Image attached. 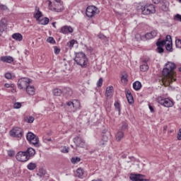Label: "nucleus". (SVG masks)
Instances as JSON below:
<instances>
[{
  "label": "nucleus",
  "mask_w": 181,
  "mask_h": 181,
  "mask_svg": "<svg viewBox=\"0 0 181 181\" xmlns=\"http://www.w3.org/2000/svg\"><path fill=\"white\" fill-rule=\"evenodd\" d=\"M157 103L160 104V105H163V107H165L166 108H170V107H173L175 105V102H173V100L169 98H165L162 96L157 98Z\"/></svg>",
  "instance_id": "obj_3"
},
{
  "label": "nucleus",
  "mask_w": 181,
  "mask_h": 181,
  "mask_svg": "<svg viewBox=\"0 0 181 181\" xmlns=\"http://www.w3.org/2000/svg\"><path fill=\"white\" fill-rule=\"evenodd\" d=\"M98 37H99V39H101L102 40H106L107 42H108V37L103 34L98 35Z\"/></svg>",
  "instance_id": "obj_42"
},
{
  "label": "nucleus",
  "mask_w": 181,
  "mask_h": 181,
  "mask_svg": "<svg viewBox=\"0 0 181 181\" xmlns=\"http://www.w3.org/2000/svg\"><path fill=\"white\" fill-rule=\"evenodd\" d=\"M97 87H101L103 86V78H100L96 83Z\"/></svg>",
  "instance_id": "obj_49"
},
{
  "label": "nucleus",
  "mask_w": 181,
  "mask_h": 181,
  "mask_svg": "<svg viewBox=\"0 0 181 181\" xmlns=\"http://www.w3.org/2000/svg\"><path fill=\"white\" fill-rule=\"evenodd\" d=\"M126 97L127 98V101L129 104H134V97L131 93H126Z\"/></svg>",
  "instance_id": "obj_31"
},
{
  "label": "nucleus",
  "mask_w": 181,
  "mask_h": 181,
  "mask_svg": "<svg viewBox=\"0 0 181 181\" xmlns=\"http://www.w3.org/2000/svg\"><path fill=\"white\" fill-rule=\"evenodd\" d=\"M8 29V24H6V20L2 19L0 21V35L3 34L5 30Z\"/></svg>",
  "instance_id": "obj_18"
},
{
  "label": "nucleus",
  "mask_w": 181,
  "mask_h": 181,
  "mask_svg": "<svg viewBox=\"0 0 181 181\" xmlns=\"http://www.w3.org/2000/svg\"><path fill=\"white\" fill-rule=\"evenodd\" d=\"M52 26H53L54 28H56V23H52Z\"/></svg>",
  "instance_id": "obj_62"
},
{
  "label": "nucleus",
  "mask_w": 181,
  "mask_h": 181,
  "mask_svg": "<svg viewBox=\"0 0 181 181\" xmlns=\"http://www.w3.org/2000/svg\"><path fill=\"white\" fill-rule=\"evenodd\" d=\"M47 43H51L52 45H54V43H56V40H54V38H53V37H49L47 39Z\"/></svg>",
  "instance_id": "obj_41"
},
{
  "label": "nucleus",
  "mask_w": 181,
  "mask_h": 181,
  "mask_svg": "<svg viewBox=\"0 0 181 181\" xmlns=\"http://www.w3.org/2000/svg\"><path fill=\"white\" fill-rule=\"evenodd\" d=\"M115 105L116 110H117L119 114H121V105L119 104V102L116 101V102L115 103V105Z\"/></svg>",
  "instance_id": "obj_37"
},
{
  "label": "nucleus",
  "mask_w": 181,
  "mask_h": 181,
  "mask_svg": "<svg viewBox=\"0 0 181 181\" xmlns=\"http://www.w3.org/2000/svg\"><path fill=\"white\" fill-rule=\"evenodd\" d=\"M152 2H153V4H159V2H160V0H152Z\"/></svg>",
  "instance_id": "obj_60"
},
{
  "label": "nucleus",
  "mask_w": 181,
  "mask_h": 181,
  "mask_svg": "<svg viewBox=\"0 0 181 181\" xmlns=\"http://www.w3.org/2000/svg\"><path fill=\"white\" fill-rule=\"evenodd\" d=\"M148 108L151 112H155V110H153V106L151 105V104H148Z\"/></svg>",
  "instance_id": "obj_57"
},
{
  "label": "nucleus",
  "mask_w": 181,
  "mask_h": 181,
  "mask_svg": "<svg viewBox=\"0 0 181 181\" xmlns=\"http://www.w3.org/2000/svg\"><path fill=\"white\" fill-rule=\"evenodd\" d=\"M142 87V84L139 81H135L133 83V88L136 90V91H138L139 90H141V88Z\"/></svg>",
  "instance_id": "obj_29"
},
{
  "label": "nucleus",
  "mask_w": 181,
  "mask_h": 181,
  "mask_svg": "<svg viewBox=\"0 0 181 181\" xmlns=\"http://www.w3.org/2000/svg\"><path fill=\"white\" fill-rule=\"evenodd\" d=\"M106 144H107V140H105V141L101 140V141L99 142V144H98L99 146H104L106 145Z\"/></svg>",
  "instance_id": "obj_51"
},
{
  "label": "nucleus",
  "mask_w": 181,
  "mask_h": 181,
  "mask_svg": "<svg viewBox=\"0 0 181 181\" xmlns=\"http://www.w3.org/2000/svg\"><path fill=\"white\" fill-rule=\"evenodd\" d=\"M165 45H166V40L158 41L156 42V46H157L156 52H157V53H160V54L163 53V52H164L163 46H165Z\"/></svg>",
  "instance_id": "obj_17"
},
{
  "label": "nucleus",
  "mask_w": 181,
  "mask_h": 181,
  "mask_svg": "<svg viewBox=\"0 0 181 181\" xmlns=\"http://www.w3.org/2000/svg\"><path fill=\"white\" fill-rule=\"evenodd\" d=\"M27 141L34 146H39V137L32 132H28L26 136Z\"/></svg>",
  "instance_id": "obj_8"
},
{
  "label": "nucleus",
  "mask_w": 181,
  "mask_h": 181,
  "mask_svg": "<svg viewBox=\"0 0 181 181\" xmlns=\"http://www.w3.org/2000/svg\"><path fill=\"white\" fill-rule=\"evenodd\" d=\"M61 152L62 153H69V147L64 146L61 149Z\"/></svg>",
  "instance_id": "obj_46"
},
{
  "label": "nucleus",
  "mask_w": 181,
  "mask_h": 181,
  "mask_svg": "<svg viewBox=\"0 0 181 181\" xmlns=\"http://www.w3.org/2000/svg\"><path fill=\"white\" fill-rule=\"evenodd\" d=\"M12 37L14 40H17L18 42H22V39H23V36H22L21 33H14Z\"/></svg>",
  "instance_id": "obj_27"
},
{
  "label": "nucleus",
  "mask_w": 181,
  "mask_h": 181,
  "mask_svg": "<svg viewBox=\"0 0 181 181\" xmlns=\"http://www.w3.org/2000/svg\"><path fill=\"white\" fill-rule=\"evenodd\" d=\"M76 43H77V41L76 40H72L71 41H69V42H67V46L68 47H69V49H73L74 45H76Z\"/></svg>",
  "instance_id": "obj_35"
},
{
  "label": "nucleus",
  "mask_w": 181,
  "mask_h": 181,
  "mask_svg": "<svg viewBox=\"0 0 181 181\" xmlns=\"http://www.w3.org/2000/svg\"><path fill=\"white\" fill-rule=\"evenodd\" d=\"M62 4V1L61 0H54V1L52 2V4Z\"/></svg>",
  "instance_id": "obj_59"
},
{
  "label": "nucleus",
  "mask_w": 181,
  "mask_h": 181,
  "mask_svg": "<svg viewBox=\"0 0 181 181\" xmlns=\"http://www.w3.org/2000/svg\"><path fill=\"white\" fill-rule=\"evenodd\" d=\"M73 141L77 148H84L86 146V141L78 136L74 138Z\"/></svg>",
  "instance_id": "obj_12"
},
{
  "label": "nucleus",
  "mask_w": 181,
  "mask_h": 181,
  "mask_svg": "<svg viewBox=\"0 0 181 181\" xmlns=\"http://www.w3.org/2000/svg\"><path fill=\"white\" fill-rule=\"evenodd\" d=\"M60 33H63V35H69V33H73L74 30L71 26L64 25L59 30Z\"/></svg>",
  "instance_id": "obj_16"
},
{
  "label": "nucleus",
  "mask_w": 181,
  "mask_h": 181,
  "mask_svg": "<svg viewBox=\"0 0 181 181\" xmlns=\"http://www.w3.org/2000/svg\"><path fill=\"white\" fill-rule=\"evenodd\" d=\"M68 110L70 112H76L77 110H80V101L74 100L72 101L66 102Z\"/></svg>",
  "instance_id": "obj_5"
},
{
  "label": "nucleus",
  "mask_w": 181,
  "mask_h": 181,
  "mask_svg": "<svg viewBox=\"0 0 181 181\" xmlns=\"http://www.w3.org/2000/svg\"><path fill=\"white\" fill-rule=\"evenodd\" d=\"M175 46H176V47H178V49H181V40L180 39L175 40Z\"/></svg>",
  "instance_id": "obj_43"
},
{
  "label": "nucleus",
  "mask_w": 181,
  "mask_h": 181,
  "mask_svg": "<svg viewBox=\"0 0 181 181\" xmlns=\"http://www.w3.org/2000/svg\"><path fill=\"white\" fill-rule=\"evenodd\" d=\"M116 141L119 142L122 138H124V132L119 130L118 132L115 135Z\"/></svg>",
  "instance_id": "obj_28"
},
{
  "label": "nucleus",
  "mask_w": 181,
  "mask_h": 181,
  "mask_svg": "<svg viewBox=\"0 0 181 181\" xmlns=\"http://www.w3.org/2000/svg\"><path fill=\"white\" fill-rule=\"evenodd\" d=\"M160 8L164 12H168L169 11V2L166 0L163 1Z\"/></svg>",
  "instance_id": "obj_23"
},
{
  "label": "nucleus",
  "mask_w": 181,
  "mask_h": 181,
  "mask_svg": "<svg viewBox=\"0 0 181 181\" xmlns=\"http://www.w3.org/2000/svg\"><path fill=\"white\" fill-rule=\"evenodd\" d=\"M158 36V30H154L150 33H147L145 35H142L141 40H151Z\"/></svg>",
  "instance_id": "obj_13"
},
{
  "label": "nucleus",
  "mask_w": 181,
  "mask_h": 181,
  "mask_svg": "<svg viewBox=\"0 0 181 181\" xmlns=\"http://www.w3.org/2000/svg\"><path fill=\"white\" fill-rule=\"evenodd\" d=\"M5 78H7V80H11V78H12V74H11V73H6Z\"/></svg>",
  "instance_id": "obj_52"
},
{
  "label": "nucleus",
  "mask_w": 181,
  "mask_h": 181,
  "mask_svg": "<svg viewBox=\"0 0 181 181\" xmlns=\"http://www.w3.org/2000/svg\"><path fill=\"white\" fill-rule=\"evenodd\" d=\"M25 90L28 95H35L36 94V88L33 86L28 85Z\"/></svg>",
  "instance_id": "obj_19"
},
{
  "label": "nucleus",
  "mask_w": 181,
  "mask_h": 181,
  "mask_svg": "<svg viewBox=\"0 0 181 181\" xmlns=\"http://www.w3.org/2000/svg\"><path fill=\"white\" fill-rule=\"evenodd\" d=\"M127 128H128V124L125 122H123L122 124V126H121V131L123 132V131H125V129H127Z\"/></svg>",
  "instance_id": "obj_45"
},
{
  "label": "nucleus",
  "mask_w": 181,
  "mask_h": 181,
  "mask_svg": "<svg viewBox=\"0 0 181 181\" xmlns=\"http://www.w3.org/2000/svg\"><path fill=\"white\" fill-rule=\"evenodd\" d=\"M177 138L178 141H181V128L179 129V132L177 135Z\"/></svg>",
  "instance_id": "obj_54"
},
{
  "label": "nucleus",
  "mask_w": 181,
  "mask_h": 181,
  "mask_svg": "<svg viewBox=\"0 0 181 181\" xmlns=\"http://www.w3.org/2000/svg\"><path fill=\"white\" fill-rule=\"evenodd\" d=\"M27 168L29 170H35L36 169V163H30L28 165H27Z\"/></svg>",
  "instance_id": "obj_34"
},
{
  "label": "nucleus",
  "mask_w": 181,
  "mask_h": 181,
  "mask_svg": "<svg viewBox=\"0 0 181 181\" xmlns=\"http://www.w3.org/2000/svg\"><path fill=\"white\" fill-rule=\"evenodd\" d=\"M81 160V159H80V158L78 157L72 158L71 159V163H78V162H80Z\"/></svg>",
  "instance_id": "obj_40"
},
{
  "label": "nucleus",
  "mask_w": 181,
  "mask_h": 181,
  "mask_svg": "<svg viewBox=\"0 0 181 181\" xmlns=\"http://www.w3.org/2000/svg\"><path fill=\"white\" fill-rule=\"evenodd\" d=\"M100 11L95 6H89L86 8V14L88 18H93L95 15H98Z\"/></svg>",
  "instance_id": "obj_7"
},
{
  "label": "nucleus",
  "mask_w": 181,
  "mask_h": 181,
  "mask_svg": "<svg viewBox=\"0 0 181 181\" xmlns=\"http://www.w3.org/2000/svg\"><path fill=\"white\" fill-rule=\"evenodd\" d=\"M52 93L54 94V95H55L56 97H60V95L62 94H63V90H62V89L59 88H54L52 90Z\"/></svg>",
  "instance_id": "obj_30"
},
{
  "label": "nucleus",
  "mask_w": 181,
  "mask_h": 181,
  "mask_svg": "<svg viewBox=\"0 0 181 181\" xmlns=\"http://www.w3.org/2000/svg\"><path fill=\"white\" fill-rule=\"evenodd\" d=\"M25 120L28 124H32L33 123V121H35V117L33 116H28Z\"/></svg>",
  "instance_id": "obj_38"
},
{
  "label": "nucleus",
  "mask_w": 181,
  "mask_h": 181,
  "mask_svg": "<svg viewBox=\"0 0 181 181\" xmlns=\"http://www.w3.org/2000/svg\"><path fill=\"white\" fill-rule=\"evenodd\" d=\"M49 6L52 11H54L55 12H62L64 9L62 3H52L49 1Z\"/></svg>",
  "instance_id": "obj_10"
},
{
  "label": "nucleus",
  "mask_w": 181,
  "mask_h": 181,
  "mask_svg": "<svg viewBox=\"0 0 181 181\" xmlns=\"http://www.w3.org/2000/svg\"><path fill=\"white\" fill-rule=\"evenodd\" d=\"M174 19H175V21H179V22H181V15L177 14V15L175 16Z\"/></svg>",
  "instance_id": "obj_53"
},
{
  "label": "nucleus",
  "mask_w": 181,
  "mask_h": 181,
  "mask_svg": "<svg viewBox=\"0 0 181 181\" xmlns=\"http://www.w3.org/2000/svg\"><path fill=\"white\" fill-rule=\"evenodd\" d=\"M54 54H59L60 53V48L57 47V46L54 47Z\"/></svg>",
  "instance_id": "obj_48"
},
{
  "label": "nucleus",
  "mask_w": 181,
  "mask_h": 181,
  "mask_svg": "<svg viewBox=\"0 0 181 181\" xmlns=\"http://www.w3.org/2000/svg\"><path fill=\"white\" fill-rule=\"evenodd\" d=\"M8 9V7L5 5H0V10L1 11H6Z\"/></svg>",
  "instance_id": "obj_55"
},
{
  "label": "nucleus",
  "mask_w": 181,
  "mask_h": 181,
  "mask_svg": "<svg viewBox=\"0 0 181 181\" xmlns=\"http://www.w3.org/2000/svg\"><path fill=\"white\" fill-rule=\"evenodd\" d=\"M135 38L137 39V40H139V39H141L142 40V35L139 34H136Z\"/></svg>",
  "instance_id": "obj_58"
},
{
  "label": "nucleus",
  "mask_w": 181,
  "mask_h": 181,
  "mask_svg": "<svg viewBox=\"0 0 181 181\" xmlns=\"http://www.w3.org/2000/svg\"><path fill=\"white\" fill-rule=\"evenodd\" d=\"M37 175L40 177H43V176H45V175H46V170H45L43 169H40L39 173Z\"/></svg>",
  "instance_id": "obj_39"
},
{
  "label": "nucleus",
  "mask_w": 181,
  "mask_h": 181,
  "mask_svg": "<svg viewBox=\"0 0 181 181\" xmlns=\"http://www.w3.org/2000/svg\"><path fill=\"white\" fill-rule=\"evenodd\" d=\"M32 83V81L29 78H21L18 81V88L19 90H25Z\"/></svg>",
  "instance_id": "obj_6"
},
{
  "label": "nucleus",
  "mask_w": 181,
  "mask_h": 181,
  "mask_svg": "<svg viewBox=\"0 0 181 181\" xmlns=\"http://www.w3.org/2000/svg\"><path fill=\"white\" fill-rule=\"evenodd\" d=\"M141 11L143 15H151L155 13L156 10L153 4H146L141 6Z\"/></svg>",
  "instance_id": "obj_4"
},
{
  "label": "nucleus",
  "mask_w": 181,
  "mask_h": 181,
  "mask_svg": "<svg viewBox=\"0 0 181 181\" xmlns=\"http://www.w3.org/2000/svg\"><path fill=\"white\" fill-rule=\"evenodd\" d=\"M13 89L11 90V91L13 92V93H16V90L15 89V88H12Z\"/></svg>",
  "instance_id": "obj_61"
},
{
  "label": "nucleus",
  "mask_w": 181,
  "mask_h": 181,
  "mask_svg": "<svg viewBox=\"0 0 181 181\" xmlns=\"http://www.w3.org/2000/svg\"><path fill=\"white\" fill-rule=\"evenodd\" d=\"M63 93L66 97H71L73 95V90L70 88H64Z\"/></svg>",
  "instance_id": "obj_24"
},
{
  "label": "nucleus",
  "mask_w": 181,
  "mask_h": 181,
  "mask_svg": "<svg viewBox=\"0 0 181 181\" xmlns=\"http://www.w3.org/2000/svg\"><path fill=\"white\" fill-rule=\"evenodd\" d=\"M121 81L123 86H127L128 83V74L127 72H123L121 76Z\"/></svg>",
  "instance_id": "obj_22"
},
{
  "label": "nucleus",
  "mask_w": 181,
  "mask_h": 181,
  "mask_svg": "<svg viewBox=\"0 0 181 181\" xmlns=\"http://www.w3.org/2000/svg\"><path fill=\"white\" fill-rule=\"evenodd\" d=\"M11 136L13 138H18L21 139L23 136V129L20 127H14L12 130L10 131Z\"/></svg>",
  "instance_id": "obj_9"
},
{
  "label": "nucleus",
  "mask_w": 181,
  "mask_h": 181,
  "mask_svg": "<svg viewBox=\"0 0 181 181\" xmlns=\"http://www.w3.org/2000/svg\"><path fill=\"white\" fill-rule=\"evenodd\" d=\"M175 69H176V64L172 62H168L165 64V67L163 69V76L168 83L176 81V73L175 72Z\"/></svg>",
  "instance_id": "obj_1"
},
{
  "label": "nucleus",
  "mask_w": 181,
  "mask_h": 181,
  "mask_svg": "<svg viewBox=\"0 0 181 181\" xmlns=\"http://www.w3.org/2000/svg\"><path fill=\"white\" fill-rule=\"evenodd\" d=\"M0 61L3 62V63L11 64V63L13 62V57H11V56H3V57H1Z\"/></svg>",
  "instance_id": "obj_21"
},
{
  "label": "nucleus",
  "mask_w": 181,
  "mask_h": 181,
  "mask_svg": "<svg viewBox=\"0 0 181 181\" xmlns=\"http://www.w3.org/2000/svg\"><path fill=\"white\" fill-rule=\"evenodd\" d=\"M16 159L18 162H28V160H29L25 151H19L17 153L16 155Z\"/></svg>",
  "instance_id": "obj_11"
},
{
  "label": "nucleus",
  "mask_w": 181,
  "mask_h": 181,
  "mask_svg": "<svg viewBox=\"0 0 181 181\" xmlns=\"http://www.w3.org/2000/svg\"><path fill=\"white\" fill-rule=\"evenodd\" d=\"M114 93V87L109 86L106 88L105 95L106 97H112Z\"/></svg>",
  "instance_id": "obj_26"
},
{
  "label": "nucleus",
  "mask_w": 181,
  "mask_h": 181,
  "mask_svg": "<svg viewBox=\"0 0 181 181\" xmlns=\"http://www.w3.org/2000/svg\"><path fill=\"white\" fill-rule=\"evenodd\" d=\"M179 71H181V67L179 68Z\"/></svg>",
  "instance_id": "obj_63"
},
{
  "label": "nucleus",
  "mask_w": 181,
  "mask_h": 181,
  "mask_svg": "<svg viewBox=\"0 0 181 181\" xmlns=\"http://www.w3.org/2000/svg\"><path fill=\"white\" fill-rule=\"evenodd\" d=\"M21 107H22V104L19 102L15 103L13 104V108L16 110H18V108H21Z\"/></svg>",
  "instance_id": "obj_44"
},
{
  "label": "nucleus",
  "mask_w": 181,
  "mask_h": 181,
  "mask_svg": "<svg viewBox=\"0 0 181 181\" xmlns=\"http://www.w3.org/2000/svg\"><path fill=\"white\" fill-rule=\"evenodd\" d=\"M51 141H52V139L43 138V141L45 144H47V142H51Z\"/></svg>",
  "instance_id": "obj_56"
},
{
  "label": "nucleus",
  "mask_w": 181,
  "mask_h": 181,
  "mask_svg": "<svg viewBox=\"0 0 181 181\" xmlns=\"http://www.w3.org/2000/svg\"><path fill=\"white\" fill-rule=\"evenodd\" d=\"M83 175H84V170H83L82 168H78L76 170V177L81 178V177H83Z\"/></svg>",
  "instance_id": "obj_32"
},
{
  "label": "nucleus",
  "mask_w": 181,
  "mask_h": 181,
  "mask_svg": "<svg viewBox=\"0 0 181 181\" xmlns=\"http://www.w3.org/2000/svg\"><path fill=\"white\" fill-rule=\"evenodd\" d=\"M4 87H6V88H13L15 85L13 83H5Z\"/></svg>",
  "instance_id": "obj_47"
},
{
  "label": "nucleus",
  "mask_w": 181,
  "mask_h": 181,
  "mask_svg": "<svg viewBox=\"0 0 181 181\" xmlns=\"http://www.w3.org/2000/svg\"><path fill=\"white\" fill-rule=\"evenodd\" d=\"M129 179L132 181H148V180L144 178V175L141 174H131Z\"/></svg>",
  "instance_id": "obj_15"
},
{
  "label": "nucleus",
  "mask_w": 181,
  "mask_h": 181,
  "mask_svg": "<svg viewBox=\"0 0 181 181\" xmlns=\"http://www.w3.org/2000/svg\"><path fill=\"white\" fill-rule=\"evenodd\" d=\"M40 23V25H47L49 23V18H40V20L37 21Z\"/></svg>",
  "instance_id": "obj_33"
},
{
  "label": "nucleus",
  "mask_w": 181,
  "mask_h": 181,
  "mask_svg": "<svg viewBox=\"0 0 181 181\" xmlns=\"http://www.w3.org/2000/svg\"><path fill=\"white\" fill-rule=\"evenodd\" d=\"M42 16H43V15L42 14V12L39 11V7H35V13L34 14V18H35L36 21H40Z\"/></svg>",
  "instance_id": "obj_25"
},
{
  "label": "nucleus",
  "mask_w": 181,
  "mask_h": 181,
  "mask_svg": "<svg viewBox=\"0 0 181 181\" xmlns=\"http://www.w3.org/2000/svg\"><path fill=\"white\" fill-rule=\"evenodd\" d=\"M148 69L149 66H148V64H144L140 66L141 71H148Z\"/></svg>",
  "instance_id": "obj_36"
},
{
  "label": "nucleus",
  "mask_w": 181,
  "mask_h": 181,
  "mask_svg": "<svg viewBox=\"0 0 181 181\" xmlns=\"http://www.w3.org/2000/svg\"><path fill=\"white\" fill-rule=\"evenodd\" d=\"M74 61L76 62V64L81 66V67H83V69L87 67V57H86V54L83 52L76 53Z\"/></svg>",
  "instance_id": "obj_2"
},
{
  "label": "nucleus",
  "mask_w": 181,
  "mask_h": 181,
  "mask_svg": "<svg viewBox=\"0 0 181 181\" xmlns=\"http://www.w3.org/2000/svg\"><path fill=\"white\" fill-rule=\"evenodd\" d=\"M165 49L168 52H173L172 37L170 35H167L165 40Z\"/></svg>",
  "instance_id": "obj_14"
},
{
  "label": "nucleus",
  "mask_w": 181,
  "mask_h": 181,
  "mask_svg": "<svg viewBox=\"0 0 181 181\" xmlns=\"http://www.w3.org/2000/svg\"><path fill=\"white\" fill-rule=\"evenodd\" d=\"M25 152L27 155V158H28V160L35 156L36 153V151H35V149L32 147L28 148Z\"/></svg>",
  "instance_id": "obj_20"
},
{
  "label": "nucleus",
  "mask_w": 181,
  "mask_h": 181,
  "mask_svg": "<svg viewBox=\"0 0 181 181\" xmlns=\"http://www.w3.org/2000/svg\"><path fill=\"white\" fill-rule=\"evenodd\" d=\"M7 153H8V156H10V157L15 156V151L8 150L7 151Z\"/></svg>",
  "instance_id": "obj_50"
}]
</instances>
